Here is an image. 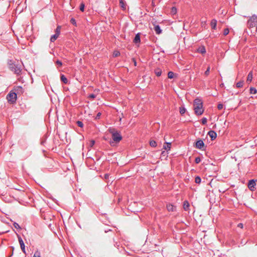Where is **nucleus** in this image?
<instances>
[{"mask_svg":"<svg viewBox=\"0 0 257 257\" xmlns=\"http://www.w3.org/2000/svg\"><path fill=\"white\" fill-rule=\"evenodd\" d=\"M109 132L112 135V140H110L109 144L111 147H114L122 140V137L120 133L114 128H109Z\"/></svg>","mask_w":257,"mask_h":257,"instance_id":"1","label":"nucleus"},{"mask_svg":"<svg viewBox=\"0 0 257 257\" xmlns=\"http://www.w3.org/2000/svg\"><path fill=\"white\" fill-rule=\"evenodd\" d=\"M193 105L195 113L197 115L202 114L204 112L202 101L200 98H196L194 100Z\"/></svg>","mask_w":257,"mask_h":257,"instance_id":"2","label":"nucleus"},{"mask_svg":"<svg viewBox=\"0 0 257 257\" xmlns=\"http://www.w3.org/2000/svg\"><path fill=\"white\" fill-rule=\"evenodd\" d=\"M247 26L249 29L255 28V31H257V16L253 15L250 17L247 22Z\"/></svg>","mask_w":257,"mask_h":257,"instance_id":"3","label":"nucleus"},{"mask_svg":"<svg viewBox=\"0 0 257 257\" xmlns=\"http://www.w3.org/2000/svg\"><path fill=\"white\" fill-rule=\"evenodd\" d=\"M8 64L9 68L12 71L14 72L16 74H20L21 73L22 70L20 66L14 64L11 60H9Z\"/></svg>","mask_w":257,"mask_h":257,"instance_id":"4","label":"nucleus"},{"mask_svg":"<svg viewBox=\"0 0 257 257\" xmlns=\"http://www.w3.org/2000/svg\"><path fill=\"white\" fill-rule=\"evenodd\" d=\"M193 146L198 149L202 150V151H205L206 146L205 145V144L203 142V141L201 139H199L197 140L193 145Z\"/></svg>","mask_w":257,"mask_h":257,"instance_id":"5","label":"nucleus"},{"mask_svg":"<svg viewBox=\"0 0 257 257\" xmlns=\"http://www.w3.org/2000/svg\"><path fill=\"white\" fill-rule=\"evenodd\" d=\"M17 94L16 92H12V91L7 95V98L8 102L11 103L16 102L17 100Z\"/></svg>","mask_w":257,"mask_h":257,"instance_id":"6","label":"nucleus"},{"mask_svg":"<svg viewBox=\"0 0 257 257\" xmlns=\"http://www.w3.org/2000/svg\"><path fill=\"white\" fill-rule=\"evenodd\" d=\"M257 180L251 179L248 181L247 186L248 189L251 191H253L255 189L256 186V181Z\"/></svg>","mask_w":257,"mask_h":257,"instance_id":"7","label":"nucleus"},{"mask_svg":"<svg viewBox=\"0 0 257 257\" xmlns=\"http://www.w3.org/2000/svg\"><path fill=\"white\" fill-rule=\"evenodd\" d=\"M17 237L18 238L20 246H21V248L23 252H24V253L26 254V249H25V245L24 242V241L23 240V239H22V237L20 236V235H19L18 234H17Z\"/></svg>","mask_w":257,"mask_h":257,"instance_id":"8","label":"nucleus"},{"mask_svg":"<svg viewBox=\"0 0 257 257\" xmlns=\"http://www.w3.org/2000/svg\"><path fill=\"white\" fill-rule=\"evenodd\" d=\"M207 135L210 137L211 140L212 141L214 140L217 138L216 133L214 131H213V130L209 131L208 132Z\"/></svg>","mask_w":257,"mask_h":257,"instance_id":"9","label":"nucleus"},{"mask_svg":"<svg viewBox=\"0 0 257 257\" xmlns=\"http://www.w3.org/2000/svg\"><path fill=\"white\" fill-rule=\"evenodd\" d=\"M140 35H141V33H138L137 34H136L135 35V38L133 40V42L135 44H140V42H141V37H140Z\"/></svg>","mask_w":257,"mask_h":257,"instance_id":"10","label":"nucleus"},{"mask_svg":"<svg viewBox=\"0 0 257 257\" xmlns=\"http://www.w3.org/2000/svg\"><path fill=\"white\" fill-rule=\"evenodd\" d=\"M167 209L169 212H174L176 211V206L172 204H168L167 205Z\"/></svg>","mask_w":257,"mask_h":257,"instance_id":"11","label":"nucleus"},{"mask_svg":"<svg viewBox=\"0 0 257 257\" xmlns=\"http://www.w3.org/2000/svg\"><path fill=\"white\" fill-rule=\"evenodd\" d=\"M197 52L199 53H201L202 54H205L206 52V48H205V46H203V45H202V46H200L197 49Z\"/></svg>","mask_w":257,"mask_h":257,"instance_id":"12","label":"nucleus"},{"mask_svg":"<svg viewBox=\"0 0 257 257\" xmlns=\"http://www.w3.org/2000/svg\"><path fill=\"white\" fill-rule=\"evenodd\" d=\"M154 30L156 33L158 35L161 34L162 32V30L159 25H156L154 26Z\"/></svg>","mask_w":257,"mask_h":257,"instance_id":"13","label":"nucleus"},{"mask_svg":"<svg viewBox=\"0 0 257 257\" xmlns=\"http://www.w3.org/2000/svg\"><path fill=\"white\" fill-rule=\"evenodd\" d=\"M19 144L21 146V147L26 149L27 148L28 145L27 143L25 141V140H21L19 142Z\"/></svg>","mask_w":257,"mask_h":257,"instance_id":"14","label":"nucleus"},{"mask_svg":"<svg viewBox=\"0 0 257 257\" xmlns=\"http://www.w3.org/2000/svg\"><path fill=\"white\" fill-rule=\"evenodd\" d=\"M210 25L212 29H216L217 26V20L215 19H212L211 21Z\"/></svg>","mask_w":257,"mask_h":257,"instance_id":"15","label":"nucleus"},{"mask_svg":"<svg viewBox=\"0 0 257 257\" xmlns=\"http://www.w3.org/2000/svg\"><path fill=\"white\" fill-rule=\"evenodd\" d=\"M15 91L17 93H23L24 92L23 88L21 86H18L15 88Z\"/></svg>","mask_w":257,"mask_h":257,"instance_id":"16","label":"nucleus"},{"mask_svg":"<svg viewBox=\"0 0 257 257\" xmlns=\"http://www.w3.org/2000/svg\"><path fill=\"white\" fill-rule=\"evenodd\" d=\"M60 79H61V81L62 82H63L64 84L68 83V79L64 74H61Z\"/></svg>","mask_w":257,"mask_h":257,"instance_id":"17","label":"nucleus"},{"mask_svg":"<svg viewBox=\"0 0 257 257\" xmlns=\"http://www.w3.org/2000/svg\"><path fill=\"white\" fill-rule=\"evenodd\" d=\"M166 145H164L163 149L166 150L167 151L170 150L171 143L165 142Z\"/></svg>","mask_w":257,"mask_h":257,"instance_id":"18","label":"nucleus"},{"mask_svg":"<svg viewBox=\"0 0 257 257\" xmlns=\"http://www.w3.org/2000/svg\"><path fill=\"white\" fill-rule=\"evenodd\" d=\"M154 72H155V74L156 75V76H157L158 77L160 76L162 74V70L159 68H157L155 69L154 70Z\"/></svg>","mask_w":257,"mask_h":257,"instance_id":"19","label":"nucleus"},{"mask_svg":"<svg viewBox=\"0 0 257 257\" xmlns=\"http://www.w3.org/2000/svg\"><path fill=\"white\" fill-rule=\"evenodd\" d=\"M189 203L187 201H185L183 202V208L185 211H187L189 208Z\"/></svg>","mask_w":257,"mask_h":257,"instance_id":"20","label":"nucleus"},{"mask_svg":"<svg viewBox=\"0 0 257 257\" xmlns=\"http://www.w3.org/2000/svg\"><path fill=\"white\" fill-rule=\"evenodd\" d=\"M252 71H250L249 72V73L247 75L246 81L247 82H250L252 81Z\"/></svg>","mask_w":257,"mask_h":257,"instance_id":"21","label":"nucleus"},{"mask_svg":"<svg viewBox=\"0 0 257 257\" xmlns=\"http://www.w3.org/2000/svg\"><path fill=\"white\" fill-rule=\"evenodd\" d=\"M186 109L184 105L179 107V112L182 115H183L186 112Z\"/></svg>","mask_w":257,"mask_h":257,"instance_id":"22","label":"nucleus"},{"mask_svg":"<svg viewBox=\"0 0 257 257\" xmlns=\"http://www.w3.org/2000/svg\"><path fill=\"white\" fill-rule=\"evenodd\" d=\"M119 5H120V7L123 10H125L126 7H125V3H124V0H119Z\"/></svg>","mask_w":257,"mask_h":257,"instance_id":"23","label":"nucleus"},{"mask_svg":"<svg viewBox=\"0 0 257 257\" xmlns=\"http://www.w3.org/2000/svg\"><path fill=\"white\" fill-rule=\"evenodd\" d=\"M59 35L56 34H54L51 36L50 41L51 42H54L58 37Z\"/></svg>","mask_w":257,"mask_h":257,"instance_id":"24","label":"nucleus"},{"mask_svg":"<svg viewBox=\"0 0 257 257\" xmlns=\"http://www.w3.org/2000/svg\"><path fill=\"white\" fill-rule=\"evenodd\" d=\"M249 93L252 94H255L257 93V90L255 88L251 87L249 89Z\"/></svg>","mask_w":257,"mask_h":257,"instance_id":"25","label":"nucleus"},{"mask_svg":"<svg viewBox=\"0 0 257 257\" xmlns=\"http://www.w3.org/2000/svg\"><path fill=\"white\" fill-rule=\"evenodd\" d=\"M175 77V73L173 71H169L168 73V77L170 79H173Z\"/></svg>","mask_w":257,"mask_h":257,"instance_id":"26","label":"nucleus"},{"mask_svg":"<svg viewBox=\"0 0 257 257\" xmlns=\"http://www.w3.org/2000/svg\"><path fill=\"white\" fill-rule=\"evenodd\" d=\"M61 28V27L60 26H57L56 29H55V34L59 36L60 34Z\"/></svg>","mask_w":257,"mask_h":257,"instance_id":"27","label":"nucleus"},{"mask_svg":"<svg viewBox=\"0 0 257 257\" xmlns=\"http://www.w3.org/2000/svg\"><path fill=\"white\" fill-rule=\"evenodd\" d=\"M243 83H244L243 80L240 81L238 82L237 83H236V86L237 88H241L243 86Z\"/></svg>","mask_w":257,"mask_h":257,"instance_id":"28","label":"nucleus"},{"mask_svg":"<svg viewBox=\"0 0 257 257\" xmlns=\"http://www.w3.org/2000/svg\"><path fill=\"white\" fill-rule=\"evenodd\" d=\"M195 182L196 184H200L201 182V178L200 176H197L195 178Z\"/></svg>","mask_w":257,"mask_h":257,"instance_id":"29","label":"nucleus"},{"mask_svg":"<svg viewBox=\"0 0 257 257\" xmlns=\"http://www.w3.org/2000/svg\"><path fill=\"white\" fill-rule=\"evenodd\" d=\"M150 145L152 147H156L157 145V142L154 140H151L150 141Z\"/></svg>","mask_w":257,"mask_h":257,"instance_id":"30","label":"nucleus"},{"mask_svg":"<svg viewBox=\"0 0 257 257\" xmlns=\"http://www.w3.org/2000/svg\"><path fill=\"white\" fill-rule=\"evenodd\" d=\"M85 6L84 3H81L79 6L80 11H81L82 12H84V9H85Z\"/></svg>","mask_w":257,"mask_h":257,"instance_id":"31","label":"nucleus"},{"mask_svg":"<svg viewBox=\"0 0 257 257\" xmlns=\"http://www.w3.org/2000/svg\"><path fill=\"white\" fill-rule=\"evenodd\" d=\"M76 123V124L80 127L82 128L84 126L83 122L80 120H77Z\"/></svg>","mask_w":257,"mask_h":257,"instance_id":"32","label":"nucleus"},{"mask_svg":"<svg viewBox=\"0 0 257 257\" xmlns=\"http://www.w3.org/2000/svg\"><path fill=\"white\" fill-rule=\"evenodd\" d=\"M70 23L73 25H74V26H77L76 21L75 19L74 18H71V19H70Z\"/></svg>","mask_w":257,"mask_h":257,"instance_id":"33","label":"nucleus"},{"mask_svg":"<svg viewBox=\"0 0 257 257\" xmlns=\"http://www.w3.org/2000/svg\"><path fill=\"white\" fill-rule=\"evenodd\" d=\"M177 8L176 7H173L172 8V9H171V13L173 15L176 14L177 13Z\"/></svg>","mask_w":257,"mask_h":257,"instance_id":"34","label":"nucleus"},{"mask_svg":"<svg viewBox=\"0 0 257 257\" xmlns=\"http://www.w3.org/2000/svg\"><path fill=\"white\" fill-rule=\"evenodd\" d=\"M13 225H14V227L15 228H17V229H21V227L20 226V225L18 223H17L16 222H14Z\"/></svg>","mask_w":257,"mask_h":257,"instance_id":"35","label":"nucleus"},{"mask_svg":"<svg viewBox=\"0 0 257 257\" xmlns=\"http://www.w3.org/2000/svg\"><path fill=\"white\" fill-rule=\"evenodd\" d=\"M96 97V95L95 94H93V93L90 94L88 96V98L89 99H92L95 98Z\"/></svg>","mask_w":257,"mask_h":257,"instance_id":"36","label":"nucleus"},{"mask_svg":"<svg viewBox=\"0 0 257 257\" xmlns=\"http://www.w3.org/2000/svg\"><path fill=\"white\" fill-rule=\"evenodd\" d=\"M207 119L206 117H204L201 119V123L202 124H206Z\"/></svg>","mask_w":257,"mask_h":257,"instance_id":"37","label":"nucleus"},{"mask_svg":"<svg viewBox=\"0 0 257 257\" xmlns=\"http://www.w3.org/2000/svg\"><path fill=\"white\" fill-rule=\"evenodd\" d=\"M229 32V29L228 28L224 29L223 30V35L226 36L228 34Z\"/></svg>","mask_w":257,"mask_h":257,"instance_id":"38","label":"nucleus"},{"mask_svg":"<svg viewBox=\"0 0 257 257\" xmlns=\"http://www.w3.org/2000/svg\"><path fill=\"white\" fill-rule=\"evenodd\" d=\"M55 63L57 65L60 67L62 65V62L59 60H57V61L55 62Z\"/></svg>","mask_w":257,"mask_h":257,"instance_id":"39","label":"nucleus"},{"mask_svg":"<svg viewBox=\"0 0 257 257\" xmlns=\"http://www.w3.org/2000/svg\"><path fill=\"white\" fill-rule=\"evenodd\" d=\"M42 217L44 220H48V219H50V216H49V215H45V214H44V215H42Z\"/></svg>","mask_w":257,"mask_h":257,"instance_id":"40","label":"nucleus"},{"mask_svg":"<svg viewBox=\"0 0 257 257\" xmlns=\"http://www.w3.org/2000/svg\"><path fill=\"white\" fill-rule=\"evenodd\" d=\"M33 257H41L40 255V252L38 251H36L35 252Z\"/></svg>","mask_w":257,"mask_h":257,"instance_id":"41","label":"nucleus"},{"mask_svg":"<svg viewBox=\"0 0 257 257\" xmlns=\"http://www.w3.org/2000/svg\"><path fill=\"white\" fill-rule=\"evenodd\" d=\"M209 72H210V67L208 66L206 69V70L204 72V74L206 75V76H208L209 74Z\"/></svg>","mask_w":257,"mask_h":257,"instance_id":"42","label":"nucleus"},{"mask_svg":"<svg viewBox=\"0 0 257 257\" xmlns=\"http://www.w3.org/2000/svg\"><path fill=\"white\" fill-rule=\"evenodd\" d=\"M120 55V53L119 51H114L113 53V57H117Z\"/></svg>","mask_w":257,"mask_h":257,"instance_id":"43","label":"nucleus"},{"mask_svg":"<svg viewBox=\"0 0 257 257\" xmlns=\"http://www.w3.org/2000/svg\"><path fill=\"white\" fill-rule=\"evenodd\" d=\"M201 162V159L199 157H197L195 159V162L196 164H199Z\"/></svg>","mask_w":257,"mask_h":257,"instance_id":"44","label":"nucleus"},{"mask_svg":"<svg viewBox=\"0 0 257 257\" xmlns=\"http://www.w3.org/2000/svg\"><path fill=\"white\" fill-rule=\"evenodd\" d=\"M223 105L222 103H219L218 105H217V108L219 110H221L223 108Z\"/></svg>","mask_w":257,"mask_h":257,"instance_id":"45","label":"nucleus"},{"mask_svg":"<svg viewBox=\"0 0 257 257\" xmlns=\"http://www.w3.org/2000/svg\"><path fill=\"white\" fill-rule=\"evenodd\" d=\"M101 115V112H98V113H97V114H96V116H95V119H99V118H100V117Z\"/></svg>","mask_w":257,"mask_h":257,"instance_id":"46","label":"nucleus"},{"mask_svg":"<svg viewBox=\"0 0 257 257\" xmlns=\"http://www.w3.org/2000/svg\"><path fill=\"white\" fill-rule=\"evenodd\" d=\"M95 141L93 140H92L90 142V147H92L95 144Z\"/></svg>","mask_w":257,"mask_h":257,"instance_id":"47","label":"nucleus"},{"mask_svg":"<svg viewBox=\"0 0 257 257\" xmlns=\"http://www.w3.org/2000/svg\"><path fill=\"white\" fill-rule=\"evenodd\" d=\"M237 227L242 228L243 227V224L242 223H239L237 224Z\"/></svg>","mask_w":257,"mask_h":257,"instance_id":"48","label":"nucleus"},{"mask_svg":"<svg viewBox=\"0 0 257 257\" xmlns=\"http://www.w3.org/2000/svg\"><path fill=\"white\" fill-rule=\"evenodd\" d=\"M151 5L152 7H155L156 6L155 0H152L151 2Z\"/></svg>","mask_w":257,"mask_h":257,"instance_id":"49","label":"nucleus"},{"mask_svg":"<svg viewBox=\"0 0 257 257\" xmlns=\"http://www.w3.org/2000/svg\"><path fill=\"white\" fill-rule=\"evenodd\" d=\"M114 246L118 248L119 246V243L117 242H115V243L114 244Z\"/></svg>","mask_w":257,"mask_h":257,"instance_id":"50","label":"nucleus"},{"mask_svg":"<svg viewBox=\"0 0 257 257\" xmlns=\"http://www.w3.org/2000/svg\"><path fill=\"white\" fill-rule=\"evenodd\" d=\"M206 25V22H201V27H205Z\"/></svg>","mask_w":257,"mask_h":257,"instance_id":"51","label":"nucleus"},{"mask_svg":"<svg viewBox=\"0 0 257 257\" xmlns=\"http://www.w3.org/2000/svg\"><path fill=\"white\" fill-rule=\"evenodd\" d=\"M166 154L167 153L165 151H162L161 153V155L164 156L166 155Z\"/></svg>","mask_w":257,"mask_h":257,"instance_id":"52","label":"nucleus"},{"mask_svg":"<svg viewBox=\"0 0 257 257\" xmlns=\"http://www.w3.org/2000/svg\"><path fill=\"white\" fill-rule=\"evenodd\" d=\"M46 140L42 141L41 144L44 145V144L46 143Z\"/></svg>","mask_w":257,"mask_h":257,"instance_id":"53","label":"nucleus"},{"mask_svg":"<svg viewBox=\"0 0 257 257\" xmlns=\"http://www.w3.org/2000/svg\"><path fill=\"white\" fill-rule=\"evenodd\" d=\"M99 91V89H95L94 90V92H98Z\"/></svg>","mask_w":257,"mask_h":257,"instance_id":"54","label":"nucleus"},{"mask_svg":"<svg viewBox=\"0 0 257 257\" xmlns=\"http://www.w3.org/2000/svg\"><path fill=\"white\" fill-rule=\"evenodd\" d=\"M111 231V230L109 229L105 230L104 231V232H105V233H107L108 232H109V231Z\"/></svg>","mask_w":257,"mask_h":257,"instance_id":"55","label":"nucleus"},{"mask_svg":"<svg viewBox=\"0 0 257 257\" xmlns=\"http://www.w3.org/2000/svg\"><path fill=\"white\" fill-rule=\"evenodd\" d=\"M134 62L135 66H137V62L135 59H134Z\"/></svg>","mask_w":257,"mask_h":257,"instance_id":"56","label":"nucleus"},{"mask_svg":"<svg viewBox=\"0 0 257 257\" xmlns=\"http://www.w3.org/2000/svg\"><path fill=\"white\" fill-rule=\"evenodd\" d=\"M103 215H104V216H106V213H104V214H102Z\"/></svg>","mask_w":257,"mask_h":257,"instance_id":"57","label":"nucleus"},{"mask_svg":"<svg viewBox=\"0 0 257 257\" xmlns=\"http://www.w3.org/2000/svg\"><path fill=\"white\" fill-rule=\"evenodd\" d=\"M161 52H163V53H165V51L163 50L161 51Z\"/></svg>","mask_w":257,"mask_h":257,"instance_id":"58","label":"nucleus"},{"mask_svg":"<svg viewBox=\"0 0 257 257\" xmlns=\"http://www.w3.org/2000/svg\"><path fill=\"white\" fill-rule=\"evenodd\" d=\"M105 178H106L107 177V175L105 174Z\"/></svg>","mask_w":257,"mask_h":257,"instance_id":"59","label":"nucleus"},{"mask_svg":"<svg viewBox=\"0 0 257 257\" xmlns=\"http://www.w3.org/2000/svg\"><path fill=\"white\" fill-rule=\"evenodd\" d=\"M244 243V241H242L241 242V243Z\"/></svg>","mask_w":257,"mask_h":257,"instance_id":"60","label":"nucleus"},{"mask_svg":"<svg viewBox=\"0 0 257 257\" xmlns=\"http://www.w3.org/2000/svg\"><path fill=\"white\" fill-rule=\"evenodd\" d=\"M51 89H52L53 92H54V90L52 88H51Z\"/></svg>","mask_w":257,"mask_h":257,"instance_id":"61","label":"nucleus"},{"mask_svg":"<svg viewBox=\"0 0 257 257\" xmlns=\"http://www.w3.org/2000/svg\"><path fill=\"white\" fill-rule=\"evenodd\" d=\"M51 225V223L49 224V226H50Z\"/></svg>","mask_w":257,"mask_h":257,"instance_id":"62","label":"nucleus"}]
</instances>
